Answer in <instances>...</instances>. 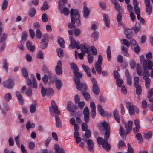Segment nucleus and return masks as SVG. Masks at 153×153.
<instances>
[{"instance_id": "f257e3e1", "label": "nucleus", "mask_w": 153, "mask_h": 153, "mask_svg": "<svg viewBox=\"0 0 153 153\" xmlns=\"http://www.w3.org/2000/svg\"><path fill=\"white\" fill-rule=\"evenodd\" d=\"M79 71H76L73 72L75 77L74 78L75 84L76 85L77 89L79 91H82L83 89L87 90V87L85 84H83L80 82V79L82 76V74L78 72Z\"/></svg>"}, {"instance_id": "f03ea898", "label": "nucleus", "mask_w": 153, "mask_h": 153, "mask_svg": "<svg viewBox=\"0 0 153 153\" xmlns=\"http://www.w3.org/2000/svg\"><path fill=\"white\" fill-rule=\"evenodd\" d=\"M133 122L132 121H129L127 124L125 125L126 131H125L122 126H120L119 129V134L121 137L123 135H126L131 131L132 129Z\"/></svg>"}, {"instance_id": "7ed1b4c3", "label": "nucleus", "mask_w": 153, "mask_h": 153, "mask_svg": "<svg viewBox=\"0 0 153 153\" xmlns=\"http://www.w3.org/2000/svg\"><path fill=\"white\" fill-rule=\"evenodd\" d=\"M126 106L127 109L128 110L129 114L130 115H134L135 112L138 114L139 113V109L136 107L133 106L131 104L130 102H128L126 103Z\"/></svg>"}, {"instance_id": "20e7f679", "label": "nucleus", "mask_w": 153, "mask_h": 153, "mask_svg": "<svg viewBox=\"0 0 153 153\" xmlns=\"http://www.w3.org/2000/svg\"><path fill=\"white\" fill-rule=\"evenodd\" d=\"M41 93L42 97H44L46 95L49 98L51 97L54 94V90L53 89L48 88L46 89L43 87L41 88Z\"/></svg>"}, {"instance_id": "39448f33", "label": "nucleus", "mask_w": 153, "mask_h": 153, "mask_svg": "<svg viewBox=\"0 0 153 153\" xmlns=\"http://www.w3.org/2000/svg\"><path fill=\"white\" fill-rule=\"evenodd\" d=\"M140 62L141 64L143 65V67L148 66V69L149 70H150L153 67L152 62L149 59H146L143 55H142L140 56Z\"/></svg>"}, {"instance_id": "423d86ee", "label": "nucleus", "mask_w": 153, "mask_h": 153, "mask_svg": "<svg viewBox=\"0 0 153 153\" xmlns=\"http://www.w3.org/2000/svg\"><path fill=\"white\" fill-rule=\"evenodd\" d=\"M97 143L99 145H102L103 148L105 149L107 151H109L111 146L108 143V141L106 140H104L101 137H99L97 140Z\"/></svg>"}, {"instance_id": "0eeeda50", "label": "nucleus", "mask_w": 153, "mask_h": 153, "mask_svg": "<svg viewBox=\"0 0 153 153\" xmlns=\"http://www.w3.org/2000/svg\"><path fill=\"white\" fill-rule=\"evenodd\" d=\"M69 39L70 41V44L69 45L68 47L70 49H71V47L72 49L76 48L77 49H80V42L79 41L76 42L74 39H73L71 36L69 37Z\"/></svg>"}, {"instance_id": "6e6552de", "label": "nucleus", "mask_w": 153, "mask_h": 153, "mask_svg": "<svg viewBox=\"0 0 153 153\" xmlns=\"http://www.w3.org/2000/svg\"><path fill=\"white\" fill-rule=\"evenodd\" d=\"M85 123H82L81 124V128L82 130L85 131V134L83 136V137H86L87 138H90L91 136V132L89 129H88V125Z\"/></svg>"}, {"instance_id": "1a4fd4ad", "label": "nucleus", "mask_w": 153, "mask_h": 153, "mask_svg": "<svg viewBox=\"0 0 153 153\" xmlns=\"http://www.w3.org/2000/svg\"><path fill=\"white\" fill-rule=\"evenodd\" d=\"M91 79L93 85L92 88L93 92L95 95L98 94L100 90L96 80L93 77H91Z\"/></svg>"}, {"instance_id": "9d476101", "label": "nucleus", "mask_w": 153, "mask_h": 153, "mask_svg": "<svg viewBox=\"0 0 153 153\" xmlns=\"http://www.w3.org/2000/svg\"><path fill=\"white\" fill-rule=\"evenodd\" d=\"M51 107H50L49 108V111L50 112H52V110H53L54 113L55 114H57L58 115L60 114V112L58 110L57 106L56 105L54 101L52 100L51 102Z\"/></svg>"}, {"instance_id": "9b49d317", "label": "nucleus", "mask_w": 153, "mask_h": 153, "mask_svg": "<svg viewBox=\"0 0 153 153\" xmlns=\"http://www.w3.org/2000/svg\"><path fill=\"white\" fill-rule=\"evenodd\" d=\"M89 138H87L86 137H83L82 140L83 141H84L85 142H86L88 147L89 149V151H91L94 146V144L91 139H89L88 140V139Z\"/></svg>"}, {"instance_id": "f8f14e48", "label": "nucleus", "mask_w": 153, "mask_h": 153, "mask_svg": "<svg viewBox=\"0 0 153 153\" xmlns=\"http://www.w3.org/2000/svg\"><path fill=\"white\" fill-rule=\"evenodd\" d=\"M67 108L68 111L72 112H74L75 110L77 109V106L74 105L72 102L70 101L68 102Z\"/></svg>"}, {"instance_id": "ddd939ff", "label": "nucleus", "mask_w": 153, "mask_h": 153, "mask_svg": "<svg viewBox=\"0 0 153 153\" xmlns=\"http://www.w3.org/2000/svg\"><path fill=\"white\" fill-rule=\"evenodd\" d=\"M62 65L61 61L59 60L55 68V72L57 74L59 75L62 74Z\"/></svg>"}, {"instance_id": "4468645a", "label": "nucleus", "mask_w": 153, "mask_h": 153, "mask_svg": "<svg viewBox=\"0 0 153 153\" xmlns=\"http://www.w3.org/2000/svg\"><path fill=\"white\" fill-rule=\"evenodd\" d=\"M70 10V15L71 16V23H69L68 25V28L70 29H72L73 28H75V26L74 25L76 22V19L74 17V15L72 13V10Z\"/></svg>"}, {"instance_id": "2eb2a0df", "label": "nucleus", "mask_w": 153, "mask_h": 153, "mask_svg": "<svg viewBox=\"0 0 153 153\" xmlns=\"http://www.w3.org/2000/svg\"><path fill=\"white\" fill-rule=\"evenodd\" d=\"M4 86L9 89L12 88L14 85V82L11 79H9L3 82Z\"/></svg>"}, {"instance_id": "dca6fc26", "label": "nucleus", "mask_w": 153, "mask_h": 153, "mask_svg": "<svg viewBox=\"0 0 153 153\" xmlns=\"http://www.w3.org/2000/svg\"><path fill=\"white\" fill-rule=\"evenodd\" d=\"M71 10H72V14L74 15V17L76 19V23L79 24L80 23V20L79 19L80 17L78 11L77 9H71Z\"/></svg>"}, {"instance_id": "f3484780", "label": "nucleus", "mask_w": 153, "mask_h": 153, "mask_svg": "<svg viewBox=\"0 0 153 153\" xmlns=\"http://www.w3.org/2000/svg\"><path fill=\"white\" fill-rule=\"evenodd\" d=\"M131 43L133 45L134 52L137 53H138L140 49L137 43L133 39L131 40Z\"/></svg>"}, {"instance_id": "a211bd4d", "label": "nucleus", "mask_w": 153, "mask_h": 153, "mask_svg": "<svg viewBox=\"0 0 153 153\" xmlns=\"http://www.w3.org/2000/svg\"><path fill=\"white\" fill-rule=\"evenodd\" d=\"M42 70L44 73L48 75L49 79H51L52 78V76L51 73L49 71L46 66L45 64H43L42 66Z\"/></svg>"}, {"instance_id": "6ab92c4d", "label": "nucleus", "mask_w": 153, "mask_h": 153, "mask_svg": "<svg viewBox=\"0 0 153 153\" xmlns=\"http://www.w3.org/2000/svg\"><path fill=\"white\" fill-rule=\"evenodd\" d=\"M102 56L99 55L98 56V59L97 62H96L95 64L94 67L95 68H102L101 65L102 64Z\"/></svg>"}, {"instance_id": "aec40b11", "label": "nucleus", "mask_w": 153, "mask_h": 153, "mask_svg": "<svg viewBox=\"0 0 153 153\" xmlns=\"http://www.w3.org/2000/svg\"><path fill=\"white\" fill-rule=\"evenodd\" d=\"M54 149L55 150V153H65L63 148L58 144H56L55 145Z\"/></svg>"}, {"instance_id": "412c9836", "label": "nucleus", "mask_w": 153, "mask_h": 153, "mask_svg": "<svg viewBox=\"0 0 153 153\" xmlns=\"http://www.w3.org/2000/svg\"><path fill=\"white\" fill-rule=\"evenodd\" d=\"M16 94L17 98L19 103L21 105H23L24 103L23 97L20 93L19 91H16Z\"/></svg>"}, {"instance_id": "4be33fe9", "label": "nucleus", "mask_w": 153, "mask_h": 153, "mask_svg": "<svg viewBox=\"0 0 153 153\" xmlns=\"http://www.w3.org/2000/svg\"><path fill=\"white\" fill-rule=\"evenodd\" d=\"M103 20L105 22L106 26L108 28L109 27L110 21L108 18V14L104 13L103 15Z\"/></svg>"}, {"instance_id": "5701e85b", "label": "nucleus", "mask_w": 153, "mask_h": 153, "mask_svg": "<svg viewBox=\"0 0 153 153\" xmlns=\"http://www.w3.org/2000/svg\"><path fill=\"white\" fill-rule=\"evenodd\" d=\"M83 16L84 18H87L88 17L89 13V10L88 7L85 5L83 7Z\"/></svg>"}, {"instance_id": "b1692460", "label": "nucleus", "mask_w": 153, "mask_h": 153, "mask_svg": "<svg viewBox=\"0 0 153 153\" xmlns=\"http://www.w3.org/2000/svg\"><path fill=\"white\" fill-rule=\"evenodd\" d=\"M86 45L85 43L79 45L80 49H81L82 52L84 53H87L88 52V48L86 46Z\"/></svg>"}, {"instance_id": "393cba45", "label": "nucleus", "mask_w": 153, "mask_h": 153, "mask_svg": "<svg viewBox=\"0 0 153 153\" xmlns=\"http://www.w3.org/2000/svg\"><path fill=\"white\" fill-rule=\"evenodd\" d=\"M143 78H147L149 77V73L147 70L148 68V66L143 67Z\"/></svg>"}, {"instance_id": "a878e982", "label": "nucleus", "mask_w": 153, "mask_h": 153, "mask_svg": "<svg viewBox=\"0 0 153 153\" xmlns=\"http://www.w3.org/2000/svg\"><path fill=\"white\" fill-rule=\"evenodd\" d=\"M124 33L126 36V37L128 39H130L132 36V33L130 30L125 29L124 30Z\"/></svg>"}, {"instance_id": "bb28decb", "label": "nucleus", "mask_w": 153, "mask_h": 153, "mask_svg": "<svg viewBox=\"0 0 153 153\" xmlns=\"http://www.w3.org/2000/svg\"><path fill=\"white\" fill-rule=\"evenodd\" d=\"M53 116L55 118L56 126L57 127H61L62 126V125L59 118L57 116Z\"/></svg>"}, {"instance_id": "cd10ccee", "label": "nucleus", "mask_w": 153, "mask_h": 153, "mask_svg": "<svg viewBox=\"0 0 153 153\" xmlns=\"http://www.w3.org/2000/svg\"><path fill=\"white\" fill-rule=\"evenodd\" d=\"M140 28V24L139 22H137L132 29L135 33H137L139 31Z\"/></svg>"}, {"instance_id": "c85d7f7f", "label": "nucleus", "mask_w": 153, "mask_h": 153, "mask_svg": "<svg viewBox=\"0 0 153 153\" xmlns=\"http://www.w3.org/2000/svg\"><path fill=\"white\" fill-rule=\"evenodd\" d=\"M121 49L122 51L123 52V54L125 56L127 57L129 56V54L128 53V48H126L124 46H121Z\"/></svg>"}, {"instance_id": "c756f323", "label": "nucleus", "mask_w": 153, "mask_h": 153, "mask_svg": "<svg viewBox=\"0 0 153 153\" xmlns=\"http://www.w3.org/2000/svg\"><path fill=\"white\" fill-rule=\"evenodd\" d=\"M59 10L61 13L64 14L65 16H67L69 13V10L66 7H64L62 9Z\"/></svg>"}, {"instance_id": "7c9ffc66", "label": "nucleus", "mask_w": 153, "mask_h": 153, "mask_svg": "<svg viewBox=\"0 0 153 153\" xmlns=\"http://www.w3.org/2000/svg\"><path fill=\"white\" fill-rule=\"evenodd\" d=\"M136 88V92L137 95H138V97L139 98L140 95L141 94L142 89L141 86L140 85L134 86Z\"/></svg>"}, {"instance_id": "2f4dec72", "label": "nucleus", "mask_w": 153, "mask_h": 153, "mask_svg": "<svg viewBox=\"0 0 153 153\" xmlns=\"http://www.w3.org/2000/svg\"><path fill=\"white\" fill-rule=\"evenodd\" d=\"M55 86L58 90H59L62 86V82L59 79H57L55 81Z\"/></svg>"}, {"instance_id": "473e14b6", "label": "nucleus", "mask_w": 153, "mask_h": 153, "mask_svg": "<svg viewBox=\"0 0 153 153\" xmlns=\"http://www.w3.org/2000/svg\"><path fill=\"white\" fill-rule=\"evenodd\" d=\"M36 12V10L35 8L31 7L29 10L28 14L30 16L33 17L35 15Z\"/></svg>"}, {"instance_id": "72a5a7b5", "label": "nucleus", "mask_w": 153, "mask_h": 153, "mask_svg": "<svg viewBox=\"0 0 153 153\" xmlns=\"http://www.w3.org/2000/svg\"><path fill=\"white\" fill-rule=\"evenodd\" d=\"M71 68L73 70V72L76 71H79V68L76 65L75 63L72 62L70 63Z\"/></svg>"}, {"instance_id": "f704fd0d", "label": "nucleus", "mask_w": 153, "mask_h": 153, "mask_svg": "<svg viewBox=\"0 0 153 153\" xmlns=\"http://www.w3.org/2000/svg\"><path fill=\"white\" fill-rule=\"evenodd\" d=\"M36 104L33 103L31 104L30 107V112L31 113H34L36 111Z\"/></svg>"}, {"instance_id": "c9c22d12", "label": "nucleus", "mask_w": 153, "mask_h": 153, "mask_svg": "<svg viewBox=\"0 0 153 153\" xmlns=\"http://www.w3.org/2000/svg\"><path fill=\"white\" fill-rule=\"evenodd\" d=\"M97 109L100 114L101 115L103 116L104 114V111L101 105L100 104H98L97 105Z\"/></svg>"}, {"instance_id": "e433bc0d", "label": "nucleus", "mask_w": 153, "mask_h": 153, "mask_svg": "<svg viewBox=\"0 0 153 153\" xmlns=\"http://www.w3.org/2000/svg\"><path fill=\"white\" fill-rule=\"evenodd\" d=\"M28 35L27 33L25 31H23L22 33L21 40V41H23L25 42V41L26 40L27 38Z\"/></svg>"}, {"instance_id": "4c0bfd02", "label": "nucleus", "mask_w": 153, "mask_h": 153, "mask_svg": "<svg viewBox=\"0 0 153 153\" xmlns=\"http://www.w3.org/2000/svg\"><path fill=\"white\" fill-rule=\"evenodd\" d=\"M114 7L118 13H120L123 10V8L118 3L114 4Z\"/></svg>"}, {"instance_id": "58836bf2", "label": "nucleus", "mask_w": 153, "mask_h": 153, "mask_svg": "<svg viewBox=\"0 0 153 153\" xmlns=\"http://www.w3.org/2000/svg\"><path fill=\"white\" fill-rule=\"evenodd\" d=\"M102 126L105 129L106 131H110V127L109 124L106 122L105 121H104L102 124Z\"/></svg>"}, {"instance_id": "ea45409f", "label": "nucleus", "mask_w": 153, "mask_h": 153, "mask_svg": "<svg viewBox=\"0 0 153 153\" xmlns=\"http://www.w3.org/2000/svg\"><path fill=\"white\" fill-rule=\"evenodd\" d=\"M35 124L34 123H31L30 121H28L26 124V127L27 130L35 127Z\"/></svg>"}, {"instance_id": "a19ab883", "label": "nucleus", "mask_w": 153, "mask_h": 153, "mask_svg": "<svg viewBox=\"0 0 153 153\" xmlns=\"http://www.w3.org/2000/svg\"><path fill=\"white\" fill-rule=\"evenodd\" d=\"M57 42L60 47L62 48L65 47L64 41L62 38H59L58 39Z\"/></svg>"}, {"instance_id": "79ce46f5", "label": "nucleus", "mask_w": 153, "mask_h": 153, "mask_svg": "<svg viewBox=\"0 0 153 153\" xmlns=\"http://www.w3.org/2000/svg\"><path fill=\"white\" fill-rule=\"evenodd\" d=\"M86 90L83 89L82 91H80L82 92V94L85 98L87 100H88L90 98V95L89 93L85 92V91Z\"/></svg>"}, {"instance_id": "37998d69", "label": "nucleus", "mask_w": 153, "mask_h": 153, "mask_svg": "<svg viewBox=\"0 0 153 153\" xmlns=\"http://www.w3.org/2000/svg\"><path fill=\"white\" fill-rule=\"evenodd\" d=\"M42 36V33L40 29L36 30V36L37 38L40 39Z\"/></svg>"}, {"instance_id": "c03bdc74", "label": "nucleus", "mask_w": 153, "mask_h": 153, "mask_svg": "<svg viewBox=\"0 0 153 153\" xmlns=\"http://www.w3.org/2000/svg\"><path fill=\"white\" fill-rule=\"evenodd\" d=\"M31 76L33 79V88H37V84L36 82V79L33 74H31Z\"/></svg>"}, {"instance_id": "a18cd8bd", "label": "nucleus", "mask_w": 153, "mask_h": 153, "mask_svg": "<svg viewBox=\"0 0 153 153\" xmlns=\"http://www.w3.org/2000/svg\"><path fill=\"white\" fill-rule=\"evenodd\" d=\"M106 53L107 55V59L108 61H110L111 60V47L110 46H108L107 47L106 50Z\"/></svg>"}, {"instance_id": "49530a36", "label": "nucleus", "mask_w": 153, "mask_h": 153, "mask_svg": "<svg viewBox=\"0 0 153 153\" xmlns=\"http://www.w3.org/2000/svg\"><path fill=\"white\" fill-rule=\"evenodd\" d=\"M7 35L4 33L2 34V36L0 39V44L5 43V40L7 39Z\"/></svg>"}, {"instance_id": "de8ad7c7", "label": "nucleus", "mask_w": 153, "mask_h": 153, "mask_svg": "<svg viewBox=\"0 0 153 153\" xmlns=\"http://www.w3.org/2000/svg\"><path fill=\"white\" fill-rule=\"evenodd\" d=\"M152 133L151 131H149L144 133V137L146 139H149L151 138Z\"/></svg>"}, {"instance_id": "09e8293b", "label": "nucleus", "mask_w": 153, "mask_h": 153, "mask_svg": "<svg viewBox=\"0 0 153 153\" xmlns=\"http://www.w3.org/2000/svg\"><path fill=\"white\" fill-rule=\"evenodd\" d=\"M49 77L48 75L46 74H44V76L42 78V79L44 84H46L47 83Z\"/></svg>"}, {"instance_id": "8fccbe9b", "label": "nucleus", "mask_w": 153, "mask_h": 153, "mask_svg": "<svg viewBox=\"0 0 153 153\" xmlns=\"http://www.w3.org/2000/svg\"><path fill=\"white\" fill-rule=\"evenodd\" d=\"M58 56L59 57H63L64 55L63 51L62 49L59 48L56 50Z\"/></svg>"}, {"instance_id": "3c124183", "label": "nucleus", "mask_w": 153, "mask_h": 153, "mask_svg": "<svg viewBox=\"0 0 153 153\" xmlns=\"http://www.w3.org/2000/svg\"><path fill=\"white\" fill-rule=\"evenodd\" d=\"M92 37L93 38L94 41L97 40L99 37V33L97 31H94L91 34Z\"/></svg>"}, {"instance_id": "603ef678", "label": "nucleus", "mask_w": 153, "mask_h": 153, "mask_svg": "<svg viewBox=\"0 0 153 153\" xmlns=\"http://www.w3.org/2000/svg\"><path fill=\"white\" fill-rule=\"evenodd\" d=\"M8 62L6 59H5L3 63V67L5 69L7 72L8 71Z\"/></svg>"}, {"instance_id": "864d4df0", "label": "nucleus", "mask_w": 153, "mask_h": 153, "mask_svg": "<svg viewBox=\"0 0 153 153\" xmlns=\"http://www.w3.org/2000/svg\"><path fill=\"white\" fill-rule=\"evenodd\" d=\"M152 10V6H149L146 7V12L148 15H149L151 14Z\"/></svg>"}, {"instance_id": "5fc2aeb1", "label": "nucleus", "mask_w": 153, "mask_h": 153, "mask_svg": "<svg viewBox=\"0 0 153 153\" xmlns=\"http://www.w3.org/2000/svg\"><path fill=\"white\" fill-rule=\"evenodd\" d=\"M48 6L47 4V1H45L43 4V6L41 7V10H45L48 8Z\"/></svg>"}, {"instance_id": "6e6d98bb", "label": "nucleus", "mask_w": 153, "mask_h": 153, "mask_svg": "<svg viewBox=\"0 0 153 153\" xmlns=\"http://www.w3.org/2000/svg\"><path fill=\"white\" fill-rule=\"evenodd\" d=\"M136 71L138 75L141 76L142 74L141 67L139 64H138L137 65Z\"/></svg>"}, {"instance_id": "4d7b16f0", "label": "nucleus", "mask_w": 153, "mask_h": 153, "mask_svg": "<svg viewBox=\"0 0 153 153\" xmlns=\"http://www.w3.org/2000/svg\"><path fill=\"white\" fill-rule=\"evenodd\" d=\"M135 137L137 139L139 140V142L141 143L143 142L142 135L140 133L136 134Z\"/></svg>"}, {"instance_id": "13d9d810", "label": "nucleus", "mask_w": 153, "mask_h": 153, "mask_svg": "<svg viewBox=\"0 0 153 153\" xmlns=\"http://www.w3.org/2000/svg\"><path fill=\"white\" fill-rule=\"evenodd\" d=\"M29 33L31 38L32 39H33L34 38L35 36V32L34 31V30L31 28L29 29Z\"/></svg>"}, {"instance_id": "bf43d9fd", "label": "nucleus", "mask_w": 153, "mask_h": 153, "mask_svg": "<svg viewBox=\"0 0 153 153\" xmlns=\"http://www.w3.org/2000/svg\"><path fill=\"white\" fill-rule=\"evenodd\" d=\"M128 147L127 152L125 153H134L133 149L129 143L128 144Z\"/></svg>"}, {"instance_id": "052dcab7", "label": "nucleus", "mask_w": 153, "mask_h": 153, "mask_svg": "<svg viewBox=\"0 0 153 153\" xmlns=\"http://www.w3.org/2000/svg\"><path fill=\"white\" fill-rule=\"evenodd\" d=\"M8 2L7 0H4L2 4V9L3 10H5L8 5Z\"/></svg>"}, {"instance_id": "680f3d73", "label": "nucleus", "mask_w": 153, "mask_h": 153, "mask_svg": "<svg viewBox=\"0 0 153 153\" xmlns=\"http://www.w3.org/2000/svg\"><path fill=\"white\" fill-rule=\"evenodd\" d=\"M22 70V74L23 76L25 77H27L28 76V74L26 68H23Z\"/></svg>"}, {"instance_id": "e2e57ef3", "label": "nucleus", "mask_w": 153, "mask_h": 153, "mask_svg": "<svg viewBox=\"0 0 153 153\" xmlns=\"http://www.w3.org/2000/svg\"><path fill=\"white\" fill-rule=\"evenodd\" d=\"M118 146L119 149L120 148L126 146V145L122 140H120L118 143Z\"/></svg>"}, {"instance_id": "0e129e2a", "label": "nucleus", "mask_w": 153, "mask_h": 153, "mask_svg": "<svg viewBox=\"0 0 153 153\" xmlns=\"http://www.w3.org/2000/svg\"><path fill=\"white\" fill-rule=\"evenodd\" d=\"M139 80L138 77H134V86L138 85H139Z\"/></svg>"}, {"instance_id": "69168bd1", "label": "nucleus", "mask_w": 153, "mask_h": 153, "mask_svg": "<svg viewBox=\"0 0 153 153\" xmlns=\"http://www.w3.org/2000/svg\"><path fill=\"white\" fill-rule=\"evenodd\" d=\"M148 93L147 97L148 98H150L153 95V88H151L149 89L148 91Z\"/></svg>"}, {"instance_id": "338daca9", "label": "nucleus", "mask_w": 153, "mask_h": 153, "mask_svg": "<svg viewBox=\"0 0 153 153\" xmlns=\"http://www.w3.org/2000/svg\"><path fill=\"white\" fill-rule=\"evenodd\" d=\"M93 56L90 53H88V59L89 63H91L93 61Z\"/></svg>"}, {"instance_id": "774afa93", "label": "nucleus", "mask_w": 153, "mask_h": 153, "mask_svg": "<svg viewBox=\"0 0 153 153\" xmlns=\"http://www.w3.org/2000/svg\"><path fill=\"white\" fill-rule=\"evenodd\" d=\"M26 94L28 97H30L31 96L32 94V90L30 88H28L26 90Z\"/></svg>"}]
</instances>
